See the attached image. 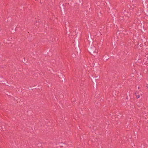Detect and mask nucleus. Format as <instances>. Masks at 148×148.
<instances>
[{
    "mask_svg": "<svg viewBox=\"0 0 148 148\" xmlns=\"http://www.w3.org/2000/svg\"><path fill=\"white\" fill-rule=\"evenodd\" d=\"M89 52L92 55H95L97 54V51L96 47L94 46H92L89 49Z\"/></svg>",
    "mask_w": 148,
    "mask_h": 148,
    "instance_id": "f257e3e1",
    "label": "nucleus"
},
{
    "mask_svg": "<svg viewBox=\"0 0 148 148\" xmlns=\"http://www.w3.org/2000/svg\"><path fill=\"white\" fill-rule=\"evenodd\" d=\"M135 94L136 95V97L137 98H138L140 97V95H137L136 93H135Z\"/></svg>",
    "mask_w": 148,
    "mask_h": 148,
    "instance_id": "f03ea898",
    "label": "nucleus"
}]
</instances>
